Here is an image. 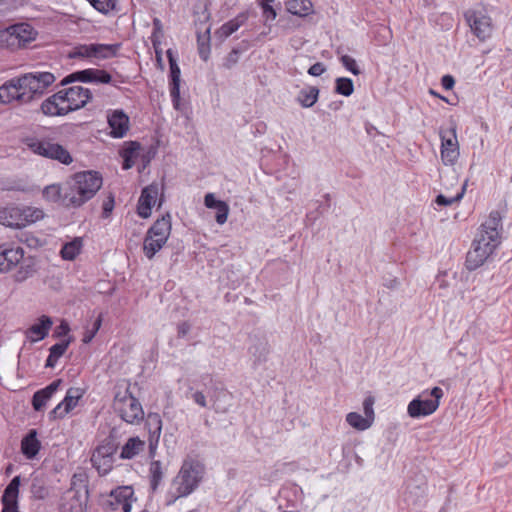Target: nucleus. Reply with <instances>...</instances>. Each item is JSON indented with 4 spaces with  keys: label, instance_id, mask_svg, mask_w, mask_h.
I'll return each instance as SVG.
<instances>
[{
    "label": "nucleus",
    "instance_id": "0eeeda50",
    "mask_svg": "<svg viewBox=\"0 0 512 512\" xmlns=\"http://www.w3.org/2000/svg\"><path fill=\"white\" fill-rule=\"evenodd\" d=\"M203 473V464L195 460L185 461L177 476L179 479L177 493L167 501V505L173 504L178 498L186 497L196 490L202 481Z\"/></svg>",
    "mask_w": 512,
    "mask_h": 512
},
{
    "label": "nucleus",
    "instance_id": "69168bd1",
    "mask_svg": "<svg viewBox=\"0 0 512 512\" xmlns=\"http://www.w3.org/2000/svg\"><path fill=\"white\" fill-rule=\"evenodd\" d=\"M326 71V67L322 62H316L308 69V74L314 77L321 76Z\"/></svg>",
    "mask_w": 512,
    "mask_h": 512
},
{
    "label": "nucleus",
    "instance_id": "4c0bfd02",
    "mask_svg": "<svg viewBox=\"0 0 512 512\" xmlns=\"http://www.w3.org/2000/svg\"><path fill=\"white\" fill-rule=\"evenodd\" d=\"M85 391L79 387H71L67 390L64 399L60 402L64 407V412H71L83 397Z\"/></svg>",
    "mask_w": 512,
    "mask_h": 512
},
{
    "label": "nucleus",
    "instance_id": "de8ad7c7",
    "mask_svg": "<svg viewBox=\"0 0 512 512\" xmlns=\"http://www.w3.org/2000/svg\"><path fill=\"white\" fill-rule=\"evenodd\" d=\"M116 450L117 447L113 441L107 440L98 445L93 453H95V457L104 456L113 459V455L115 454Z\"/></svg>",
    "mask_w": 512,
    "mask_h": 512
},
{
    "label": "nucleus",
    "instance_id": "9b49d317",
    "mask_svg": "<svg viewBox=\"0 0 512 512\" xmlns=\"http://www.w3.org/2000/svg\"><path fill=\"white\" fill-rule=\"evenodd\" d=\"M74 82L111 84L118 88L116 83L112 80L111 74L104 69L87 68L72 72L65 76L58 86H66Z\"/></svg>",
    "mask_w": 512,
    "mask_h": 512
},
{
    "label": "nucleus",
    "instance_id": "0e129e2a",
    "mask_svg": "<svg viewBox=\"0 0 512 512\" xmlns=\"http://www.w3.org/2000/svg\"><path fill=\"white\" fill-rule=\"evenodd\" d=\"M0 190L2 191H24V187L17 181H0Z\"/></svg>",
    "mask_w": 512,
    "mask_h": 512
},
{
    "label": "nucleus",
    "instance_id": "c03bdc74",
    "mask_svg": "<svg viewBox=\"0 0 512 512\" xmlns=\"http://www.w3.org/2000/svg\"><path fill=\"white\" fill-rule=\"evenodd\" d=\"M346 421L350 426L361 431L368 429L372 424L371 420L363 417L357 412L348 413L346 416Z\"/></svg>",
    "mask_w": 512,
    "mask_h": 512
},
{
    "label": "nucleus",
    "instance_id": "4d7b16f0",
    "mask_svg": "<svg viewBox=\"0 0 512 512\" xmlns=\"http://www.w3.org/2000/svg\"><path fill=\"white\" fill-rule=\"evenodd\" d=\"M209 40H210L209 36L206 38V42L200 35H198V38H197L198 53H199L200 58L203 61H207L209 59V55H210V46L208 43Z\"/></svg>",
    "mask_w": 512,
    "mask_h": 512
},
{
    "label": "nucleus",
    "instance_id": "e2e57ef3",
    "mask_svg": "<svg viewBox=\"0 0 512 512\" xmlns=\"http://www.w3.org/2000/svg\"><path fill=\"white\" fill-rule=\"evenodd\" d=\"M373 404H374V398L372 396H368L364 399V402H363L364 414L367 419L371 420V422L374 419Z\"/></svg>",
    "mask_w": 512,
    "mask_h": 512
},
{
    "label": "nucleus",
    "instance_id": "49530a36",
    "mask_svg": "<svg viewBox=\"0 0 512 512\" xmlns=\"http://www.w3.org/2000/svg\"><path fill=\"white\" fill-rule=\"evenodd\" d=\"M68 58L76 59V58H93L92 52V43L91 44H79L73 47L69 53Z\"/></svg>",
    "mask_w": 512,
    "mask_h": 512
},
{
    "label": "nucleus",
    "instance_id": "a211bd4d",
    "mask_svg": "<svg viewBox=\"0 0 512 512\" xmlns=\"http://www.w3.org/2000/svg\"><path fill=\"white\" fill-rule=\"evenodd\" d=\"M159 194V185L155 182L144 187L141 191L137 203V214L143 218H149L152 213V207L156 203Z\"/></svg>",
    "mask_w": 512,
    "mask_h": 512
},
{
    "label": "nucleus",
    "instance_id": "bb28decb",
    "mask_svg": "<svg viewBox=\"0 0 512 512\" xmlns=\"http://www.w3.org/2000/svg\"><path fill=\"white\" fill-rule=\"evenodd\" d=\"M249 17V10L242 11L238 13L233 19H230L229 21L222 24L221 27L218 29L217 33L220 35V37L228 38L234 32H236L241 26H243L247 22Z\"/></svg>",
    "mask_w": 512,
    "mask_h": 512
},
{
    "label": "nucleus",
    "instance_id": "412c9836",
    "mask_svg": "<svg viewBox=\"0 0 512 512\" xmlns=\"http://www.w3.org/2000/svg\"><path fill=\"white\" fill-rule=\"evenodd\" d=\"M107 121L111 129V137L123 138L126 135L129 129V117L122 109L114 110L108 114Z\"/></svg>",
    "mask_w": 512,
    "mask_h": 512
},
{
    "label": "nucleus",
    "instance_id": "e433bc0d",
    "mask_svg": "<svg viewBox=\"0 0 512 512\" xmlns=\"http://www.w3.org/2000/svg\"><path fill=\"white\" fill-rule=\"evenodd\" d=\"M82 246V239L80 237H76L72 241L66 242L60 250L62 259L73 261L81 253Z\"/></svg>",
    "mask_w": 512,
    "mask_h": 512
},
{
    "label": "nucleus",
    "instance_id": "dca6fc26",
    "mask_svg": "<svg viewBox=\"0 0 512 512\" xmlns=\"http://www.w3.org/2000/svg\"><path fill=\"white\" fill-rule=\"evenodd\" d=\"M22 87L20 75L5 81L0 85V104L10 105L14 102L19 105L28 104L26 93Z\"/></svg>",
    "mask_w": 512,
    "mask_h": 512
},
{
    "label": "nucleus",
    "instance_id": "5701e85b",
    "mask_svg": "<svg viewBox=\"0 0 512 512\" xmlns=\"http://www.w3.org/2000/svg\"><path fill=\"white\" fill-rule=\"evenodd\" d=\"M53 321L50 316L42 315L37 322L32 324L25 332L26 337L31 342H37L45 339L52 327Z\"/></svg>",
    "mask_w": 512,
    "mask_h": 512
},
{
    "label": "nucleus",
    "instance_id": "c9c22d12",
    "mask_svg": "<svg viewBox=\"0 0 512 512\" xmlns=\"http://www.w3.org/2000/svg\"><path fill=\"white\" fill-rule=\"evenodd\" d=\"M319 92L316 86L303 88L299 91L296 100L303 108H310L318 101Z\"/></svg>",
    "mask_w": 512,
    "mask_h": 512
},
{
    "label": "nucleus",
    "instance_id": "393cba45",
    "mask_svg": "<svg viewBox=\"0 0 512 512\" xmlns=\"http://www.w3.org/2000/svg\"><path fill=\"white\" fill-rule=\"evenodd\" d=\"M66 192L68 193L66 182L63 185L57 183L50 184L44 187L42 197L47 202L57 203L65 208H73V206H67L65 204Z\"/></svg>",
    "mask_w": 512,
    "mask_h": 512
},
{
    "label": "nucleus",
    "instance_id": "37998d69",
    "mask_svg": "<svg viewBox=\"0 0 512 512\" xmlns=\"http://www.w3.org/2000/svg\"><path fill=\"white\" fill-rule=\"evenodd\" d=\"M466 187H467V181H465V183L462 185L460 191L455 196L446 197L443 194H438L436 196L434 202L440 207L451 206L454 203H459L462 200V198L466 192Z\"/></svg>",
    "mask_w": 512,
    "mask_h": 512
},
{
    "label": "nucleus",
    "instance_id": "c85d7f7f",
    "mask_svg": "<svg viewBox=\"0 0 512 512\" xmlns=\"http://www.w3.org/2000/svg\"><path fill=\"white\" fill-rule=\"evenodd\" d=\"M142 150L141 144L137 141H130L127 145L121 150L120 155L123 158L122 169L129 170L131 169L136 160L140 156V151Z\"/></svg>",
    "mask_w": 512,
    "mask_h": 512
},
{
    "label": "nucleus",
    "instance_id": "ea45409f",
    "mask_svg": "<svg viewBox=\"0 0 512 512\" xmlns=\"http://www.w3.org/2000/svg\"><path fill=\"white\" fill-rule=\"evenodd\" d=\"M250 48V42L246 39L242 40L236 47H233L232 50L228 53L225 58L224 66L230 69L234 66L238 60L240 55L247 51Z\"/></svg>",
    "mask_w": 512,
    "mask_h": 512
},
{
    "label": "nucleus",
    "instance_id": "423d86ee",
    "mask_svg": "<svg viewBox=\"0 0 512 512\" xmlns=\"http://www.w3.org/2000/svg\"><path fill=\"white\" fill-rule=\"evenodd\" d=\"M171 229V216L166 213L147 230L143 241V251L148 259H152L164 247L171 234Z\"/></svg>",
    "mask_w": 512,
    "mask_h": 512
},
{
    "label": "nucleus",
    "instance_id": "4468645a",
    "mask_svg": "<svg viewBox=\"0 0 512 512\" xmlns=\"http://www.w3.org/2000/svg\"><path fill=\"white\" fill-rule=\"evenodd\" d=\"M464 18L472 33L481 41L491 36L493 30L492 19L482 11L468 9L464 12Z\"/></svg>",
    "mask_w": 512,
    "mask_h": 512
},
{
    "label": "nucleus",
    "instance_id": "f3484780",
    "mask_svg": "<svg viewBox=\"0 0 512 512\" xmlns=\"http://www.w3.org/2000/svg\"><path fill=\"white\" fill-rule=\"evenodd\" d=\"M166 55L169 62V91L172 100V104L175 110L181 109V97H180V82H181V70L177 63V58L174 55L172 49L166 51Z\"/></svg>",
    "mask_w": 512,
    "mask_h": 512
},
{
    "label": "nucleus",
    "instance_id": "864d4df0",
    "mask_svg": "<svg viewBox=\"0 0 512 512\" xmlns=\"http://www.w3.org/2000/svg\"><path fill=\"white\" fill-rule=\"evenodd\" d=\"M157 150V145H150L142 152L140 151L139 158L141 159L143 168H146L150 164V162L155 158Z\"/></svg>",
    "mask_w": 512,
    "mask_h": 512
},
{
    "label": "nucleus",
    "instance_id": "680f3d73",
    "mask_svg": "<svg viewBox=\"0 0 512 512\" xmlns=\"http://www.w3.org/2000/svg\"><path fill=\"white\" fill-rule=\"evenodd\" d=\"M262 9V16L265 19L264 24L266 25L268 21H273L277 17V12L272 5H259Z\"/></svg>",
    "mask_w": 512,
    "mask_h": 512
},
{
    "label": "nucleus",
    "instance_id": "09e8293b",
    "mask_svg": "<svg viewBox=\"0 0 512 512\" xmlns=\"http://www.w3.org/2000/svg\"><path fill=\"white\" fill-rule=\"evenodd\" d=\"M90 5L102 14H108L116 8L117 0H87Z\"/></svg>",
    "mask_w": 512,
    "mask_h": 512
},
{
    "label": "nucleus",
    "instance_id": "7c9ffc66",
    "mask_svg": "<svg viewBox=\"0 0 512 512\" xmlns=\"http://www.w3.org/2000/svg\"><path fill=\"white\" fill-rule=\"evenodd\" d=\"M162 418L157 412H149L145 419V428L148 431V439L160 440L162 432Z\"/></svg>",
    "mask_w": 512,
    "mask_h": 512
},
{
    "label": "nucleus",
    "instance_id": "20e7f679",
    "mask_svg": "<svg viewBox=\"0 0 512 512\" xmlns=\"http://www.w3.org/2000/svg\"><path fill=\"white\" fill-rule=\"evenodd\" d=\"M22 143L34 154L70 165L73 157L61 144L57 143L54 134L31 135L22 139Z\"/></svg>",
    "mask_w": 512,
    "mask_h": 512
},
{
    "label": "nucleus",
    "instance_id": "a878e982",
    "mask_svg": "<svg viewBox=\"0 0 512 512\" xmlns=\"http://www.w3.org/2000/svg\"><path fill=\"white\" fill-rule=\"evenodd\" d=\"M41 449V442L37 438V430L30 429L21 440V453L26 459H34Z\"/></svg>",
    "mask_w": 512,
    "mask_h": 512
},
{
    "label": "nucleus",
    "instance_id": "13d9d810",
    "mask_svg": "<svg viewBox=\"0 0 512 512\" xmlns=\"http://www.w3.org/2000/svg\"><path fill=\"white\" fill-rule=\"evenodd\" d=\"M216 215L215 220L218 224L222 225L227 221L228 214H229V206L228 204L223 201L220 203L216 208Z\"/></svg>",
    "mask_w": 512,
    "mask_h": 512
},
{
    "label": "nucleus",
    "instance_id": "774afa93",
    "mask_svg": "<svg viewBox=\"0 0 512 512\" xmlns=\"http://www.w3.org/2000/svg\"><path fill=\"white\" fill-rule=\"evenodd\" d=\"M222 200L217 199L213 193H207L204 197V204L209 209H215Z\"/></svg>",
    "mask_w": 512,
    "mask_h": 512
},
{
    "label": "nucleus",
    "instance_id": "3c124183",
    "mask_svg": "<svg viewBox=\"0 0 512 512\" xmlns=\"http://www.w3.org/2000/svg\"><path fill=\"white\" fill-rule=\"evenodd\" d=\"M102 321H103V315H102V313H100L98 315V317L95 319V321L93 322L91 329H88L85 332L83 339H82L83 343L88 344L92 341V339L95 337V335L99 331V329L102 325Z\"/></svg>",
    "mask_w": 512,
    "mask_h": 512
},
{
    "label": "nucleus",
    "instance_id": "8fccbe9b",
    "mask_svg": "<svg viewBox=\"0 0 512 512\" xmlns=\"http://www.w3.org/2000/svg\"><path fill=\"white\" fill-rule=\"evenodd\" d=\"M74 341L73 336H68L62 341L55 343L49 348V352L56 355L58 358H61L64 353L67 351L69 345Z\"/></svg>",
    "mask_w": 512,
    "mask_h": 512
},
{
    "label": "nucleus",
    "instance_id": "bf43d9fd",
    "mask_svg": "<svg viewBox=\"0 0 512 512\" xmlns=\"http://www.w3.org/2000/svg\"><path fill=\"white\" fill-rule=\"evenodd\" d=\"M70 325L66 320H62L58 326L55 327L53 331V338H67L70 332Z\"/></svg>",
    "mask_w": 512,
    "mask_h": 512
},
{
    "label": "nucleus",
    "instance_id": "2eb2a0df",
    "mask_svg": "<svg viewBox=\"0 0 512 512\" xmlns=\"http://www.w3.org/2000/svg\"><path fill=\"white\" fill-rule=\"evenodd\" d=\"M249 340L248 354L252 361L251 367L253 370H257L260 365L268 361L271 346L264 333L250 335Z\"/></svg>",
    "mask_w": 512,
    "mask_h": 512
},
{
    "label": "nucleus",
    "instance_id": "052dcab7",
    "mask_svg": "<svg viewBox=\"0 0 512 512\" xmlns=\"http://www.w3.org/2000/svg\"><path fill=\"white\" fill-rule=\"evenodd\" d=\"M115 206V199L112 193H109L108 197L103 201L102 204V218L110 217Z\"/></svg>",
    "mask_w": 512,
    "mask_h": 512
},
{
    "label": "nucleus",
    "instance_id": "a19ab883",
    "mask_svg": "<svg viewBox=\"0 0 512 512\" xmlns=\"http://www.w3.org/2000/svg\"><path fill=\"white\" fill-rule=\"evenodd\" d=\"M334 92L345 97L351 96L354 92L353 80L348 77L336 78Z\"/></svg>",
    "mask_w": 512,
    "mask_h": 512
},
{
    "label": "nucleus",
    "instance_id": "f257e3e1",
    "mask_svg": "<svg viewBox=\"0 0 512 512\" xmlns=\"http://www.w3.org/2000/svg\"><path fill=\"white\" fill-rule=\"evenodd\" d=\"M503 216L498 210L489 213L472 241L471 248L466 254L465 267L474 271L490 260L496 249L502 243Z\"/></svg>",
    "mask_w": 512,
    "mask_h": 512
},
{
    "label": "nucleus",
    "instance_id": "5fc2aeb1",
    "mask_svg": "<svg viewBox=\"0 0 512 512\" xmlns=\"http://www.w3.org/2000/svg\"><path fill=\"white\" fill-rule=\"evenodd\" d=\"M340 62L353 75L358 76L361 74V70L358 67V65L353 57H351L349 55H342L340 57Z\"/></svg>",
    "mask_w": 512,
    "mask_h": 512
},
{
    "label": "nucleus",
    "instance_id": "6e6552de",
    "mask_svg": "<svg viewBox=\"0 0 512 512\" xmlns=\"http://www.w3.org/2000/svg\"><path fill=\"white\" fill-rule=\"evenodd\" d=\"M28 104L40 99L56 81V76L48 71H33L20 75Z\"/></svg>",
    "mask_w": 512,
    "mask_h": 512
},
{
    "label": "nucleus",
    "instance_id": "79ce46f5",
    "mask_svg": "<svg viewBox=\"0 0 512 512\" xmlns=\"http://www.w3.org/2000/svg\"><path fill=\"white\" fill-rule=\"evenodd\" d=\"M91 463L101 476L108 474L113 467V459L104 456L95 457V453L91 456Z\"/></svg>",
    "mask_w": 512,
    "mask_h": 512
},
{
    "label": "nucleus",
    "instance_id": "f704fd0d",
    "mask_svg": "<svg viewBox=\"0 0 512 512\" xmlns=\"http://www.w3.org/2000/svg\"><path fill=\"white\" fill-rule=\"evenodd\" d=\"M41 111L47 116H64L69 114V109L56 101L52 95L42 102Z\"/></svg>",
    "mask_w": 512,
    "mask_h": 512
},
{
    "label": "nucleus",
    "instance_id": "9d476101",
    "mask_svg": "<svg viewBox=\"0 0 512 512\" xmlns=\"http://www.w3.org/2000/svg\"><path fill=\"white\" fill-rule=\"evenodd\" d=\"M37 34L30 24L17 23L0 31V40L5 42L7 47L21 48L34 41Z\"/></svg>",
    "mask_w": 512,
    "mask_h": 512
},
{
    "label": "nucleus",
    "instance_id": "603ef678",
    "mask_svg": "<svg viewBox=\"0 0 512 512\" xmlns=\"http://www.w3.org/2000/svg\"><path fill=\"white\" fill-rule=\"evenodd\" d=\"M391 37V30L386 26L380 25L375 31V40L378 45H387Z\"/></svg>",
    "mask_w": 512,
    "mask_h": 512
},
{
    "label": "nucleus",
    "instance_id": "6e6d98bb",
    "mask_svg": "<svg viewBox=\"0 0 512 512\" xmlns=\"http://www.w3.org/2000/svg\"><path fill=\"white\" fill-rule=\"evenodd\" d=\"M72 488L79 486V488H84L86 493H88V475L86 472H78L72 476L71 480Z\"/></svg>",
    "mask_w": 512,
    "mask_h": 512
},
{
    "label": "nucleus",
    "instance_id": "cd10ccee",
    "mask_svg": "<svg viewBox=\"0 0 512 512\" xmlns=\"http://www.w3.org/2000/svg\"><path fill=\"white\" fill-rule=\"evenodd\" d=\"M213 409L216 413H227L233 401V395L225 388L215 389L213 396Z\"/></svg>",
    "mask_w": 512,
    "mask_h": 512
},
{
    "label": "nucleus",
    "instance_id": "ddd939ff",
    "mask_svg": "<svg viewBox=\"0 0 512 512\" xmlns=\"http://www.w3.org/2000/svg\"><path fill=\"white\" fill-rule=\"evenodd\" d=\"M456 129V123L451 122L449 128H440L439 131L441 140L440 153L445 165H453L459 156V144Z\"/></svg>",
    "mask_w": 512,
    "mask_h": 512
},
{
    "label": "nucleus",
    "instance_id": "6ab92c4d",
    "mask_svg": "<svg viewBox=\"0 0 512 512\" xmlns=\"http://www.w3.org/2000/svg\"><path fill=\"white\" fill-rule=\"evenodd\" d=\"M64 95L69 96L68 104L66 105V108L69 109V113L83 108L92 99L90 89L80 85L66 88Z\"/></svg>",
    "mask_w": 512,
    "mask_h": 512
},
{
    "label": "nucleus",
    "instance_id": "58836bf2",
    "mask_svg": "<svg viewBox=\"0 0 512 512\" xmlns=\"http://www.w3.org/2000/svg\"><path fill=\"white\" fill-rule=\"evenodd\" d=\"M164 476L162 463L159 460H152L149 465L150 489L155 492Z\"/></svg>",
    "mask_w": 512,
    "mask_h": 512
},
{
    "label": "nucleus",
    "instance_id": "1a4fd4ad",
    "mask_svg": "<svg viewBox=\"0 0 512 512\" xmlns=\"http://www.w3.org/2000/svg\"><path fill=\"white\" fill-rule=\"evenodd\" d=\"M443 395V390L438 386L433 387L429 392L423 391L408 404V415L412 418H420L433 414L438 409Z\"/></svg>",
    "mask_w": 512,
    "mask_h": 512
},
{
    "label": "nucleus",
    "instance_id": "c756f323",
    "mask_svg": "<svg viewBox=\"0 0 512 512\" xmlns=\"http://www.w3.org/2000/svg\"><path fill=\"white\" fill-rule=\"evenodd\" d=\"M145 441L141 440L138 436L130 437L123 445L120 453L121 459H133L141 451L144 450Z\"/></svg>",
    "mask_w": 512,
    "mask_h": 512
},
{
    "label": "nucleus",
    "instance_id": "aec40b11",
    "mask_svg": "<svg viewBox=\"0 0 512 512\" xmlns=\"http://www.w3.org/2000/svg\"><path fill=\"white\" fill-rule=\"evenodd\" d=\"M31 208L6 207L0 213L3 224L8 227L21 228L28 223V212Z\"/></svg>",
    "mask_w": 512,
    "mask_h": 512
},
{
    "label": "nucleus",
    "instance_id": "473e14b6",
    "mask_svg": "<svg viewBox=\"0 0 512 512\" xmlns=\"http://www.w3.org/2000/svg\"><path fill=\"white\" fill-rule=\"evenodd\" d=\"M427 487V482L425 480L416 485L409 484L405 492L406 500L411 502L413 505L420 504L427 495Z\"/></svg>",
    "mask_w": 512,
    "mask_h": 512
},
{
    "label": "nucleus",
    "instance_id": "72a5a7b5",
    "mask_svg": "<svg viewBox=\"0 0 512 512\" xmlns=\"http://www.w3.org/2000/svg\"><path fill=\"white\" fill-rule=\"evenodd\" d=\"M121 48V43L101 44L92 43L93 58L108 59L115 57Z\"/></svg>",
    "mask_w": 512,
    "mask_h": 512
},
{
    "label": "nucleus",
    "instance_id": "a18cd8bd",
    "mask_svg": "<svg viewBox=\"0 0 512 512\" xmlns=\"http://www.w3.org/2000/svg\"><path fill=\"white\" fill-rule=\"evenodd\" d=\"M21 477L19 475L12 478L4 489L1 500H18Z\"/></svg>",
    "mask_w": 512,
    "mask_h": 512
},
{
    "label": "nucleus",
    "instance_id": "f03ea898",
    "mask_svg": "<svg viewBox=\"0 0 512 512\" xmlns=\"http://www.w3.org/2000/svg\"><path fill=\"white\" fill-rule=\"evenodd\" d=\"M66 183L68 193L65 204L79 208L96 195L103 184V178L99 172L87 170L75 173Z\"/></svg>",
    "mask_w": 512,
    "mask_h": 512
},
{
    "label": "nucleus",
    "instance_id": "b1692460",
    "mask_svg": "<svg viewBox=\"0 0 512 512\" xmlns=\"http://www.w3.org/2000/svg\"><path fill=\"white\" fill-rule=\"evenodd\" d=\"M30 493L33 500H45L50 494L48 478L45 474L32 473L30 477Z\"/></svg>",
    "mask_w": 512,
    "mask_h": 512
},
{
    "label": "nucleus",
    "instance_id": "4be33fe9",
    "mask_svg": "<svg viewBox=\"0 0 512 512\" xmlns=\"http://www.w3.org/2000/svg\"><path fill=\"white\" fill-rule=\"evenodd\" d=\"M62 383L61 379H56L48 384L46 387L36 391L31 400L32 407L35 411H42L47 402L56 393Z\"/></svg>",
    "mask_w": 512,
    "mask_h": 512
},
{
    "label": "nucleus",
    "instance_id": "f8f14e48",
    "mask_svg": "<svg viewBox=\"0 0 512 512\" xmlns=\"http://www.w3.org/2000/svg\"><path fill=\"white\" fill-rule=\"evenodd\" d=\"M134 500V490L131 486H119L113 489L103 500L102 507L107 511L122 510L130 512L132 501Z\"/></svg>",
    "mask_w": 512,
    "mask_h": 512
},
{
    "label": "nucleus",
    "instance_id": "7ed1b4c3",
    "mask_svg": "<svg viewBox=\"0 0 512 512\" xmlns=\"http://www.w3.org/2000/svg\"><path fill=\"white\" fill-rule=\"evenodd\" d=\"M16 269L13 279L22 283L37 272L36 259L25 257L24 249L19 245L4 243L0 245V272L7 273Z\"/></svg>",
    "mask_w": 512,
    "mask_h": 512
},
{
    "label": "nucleus",
    "instance_id": "39448f33",
    "mask_svg": "<svg viewBox=\"0 0 512 512\" xmlns=\"http://www.w3.org/2000/svg\"><path fill=\"white\" fill-rule=\"evenodd\" d=\"M130 382L117 385L113 399L114 412L127 424L139 425L145 418V413L139 399L130 390Z\"/></svg>",
    "mask_w": 512,
    "mask_h": 512
},
{
    "label": "nucleus",
    "instance_id": "338daca9",
    "mask_svg": "<svg viewBox=\"0 0 512 512\" xmlns=\"http://www.w3.org/2000/svg\"><path fill=\"white\" fill-rule=\"evenodd\" d=\"M2 512H19L18 500H1Z\"/></svg>",
    "mask_w": 512,
    "mask_h": 512
},
{
    "label": "nucleus",
    "instance_id": "2f4dec72",
    "mask_svg": "<svg viewBox=\"0 0 512 512\" xmlns=\"http://www.w3.org/2000/svg\"><path fill=\"white\" fill-rule=\"evenodd\" d=\"M286 10L292 15L306 17L313 13V4L311 0H288Z\"/></svg>",
    "mask_w": 512,
    "mask_h": 512
}]
</instances>
